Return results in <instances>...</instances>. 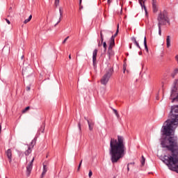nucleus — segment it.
<instances>
[{"mask_svg": "<svg viewBox=\"0 0 178 178\" xmlns=\"http://www.w3.org/2000/svg\"><path fill=\"white\" fill-rule=\"evenodd\" d=\"M31 19H33V15H30L28 19H25L24 21V24H27V23H29V22H30V20H31Z\"/></svg>", "mask_w": 178, "mask_h": 178, "instance_id": "nucleus-19", "label": "nucleus"}, {"mask_svg": "<svg viewBox=\"0 0 178 178\" xmlns=\"http://www.w3.org/2000/svg\"><path fill=\"white\" fill-rule=\"evenodd\" d=\"M120 156H111V161L113 163H116L119 159H120Z\"/></svg>", "mask_w": 178, "mask_h": 178, "instance_id": "nucleus-14", "label": "nucleus"}, {"mask_svg": "<svg viewBox=\"0 0 178 178\" xmlns=\"http://www.w3.org/2000/svg\"><path fill=\"white\" fill-rule=\"evenodd\" d=\"M178 74V68L175 69L172 74V77L175 78V76H176Z\"/></svg>", "mask_w": 178, "mask_h": 178, "instance_id": "nucleus-23", "label": "nucleus"}, {"mask_svg": "<svg viewBox=\"0 0 178 178\" xmlns=\"http://www.w3.org/2000/svg\"><path fill=\"white\" fill-rule=\"evenodd\" d=\"M29 110H30V106H27L26 108H25V109L22 111V113H26V112Z\"/></svg>", "mask_w": 178, "mask_h": 178, "instance_id": "nucleus-24", "label": "nucleus"}, {"mask_svg": "<svg viewBox=\"0 0 178 178\" xmlns=\"http://www.w3.org/2000/svg\"><path fill=\"white\" fill-rule=\"evenodd\" d=\"M69 59H72V55H69Z\"/></svg>", "mask_w": 178, "mask_h": 178, "instance_id": "nucleus-47", "label": "nucleus"}, {"mask_svg": "<svg viewBox=\"0 0 178 178\" xmlns=\"http://www.w3.org/2000/svg\"><path fill=\"white\" fill-rule=\"evenodd\" d=\"M59 12H60V15L58 17V21L57 22V24L60 23V19L62 17V15H63V11H62V8H59Z\"/></svg>", "mask_w": 178, "mask_h": 178, "instance_id": "nucleus-15", "label": "nucleus"}, {"mask_svg": "<svg viewBox=\"0 0 178 178\" xmlns=\"http://www.w3.org/2000/svg\"><path fill=\"white\" fill-rule=\"evenodd\" d=\"M115 115L118 118V119H119V118H120V115H119L118 112H117Z\"/></svg>", "mask_w": 178, "mask_h": 178, "instance_id": "nucleus-32", "label": "nucleus"}, {"mask_svg": "<svg viewBox=\"0 0 178 178\" xmlns=\"http://www.w3.org/2000/svg\"><path fill=\"white\" fill-rule=\"evenodd\" d=\"M54 5L55 6H59V0H55Z\"/></svg>", "mask_w": 178, "mask_h": 178, "instance_id": "nucleus-25", "label": "nucleus"}, {"mask_svg": "<svg viewBox=\"0 0 178 178\" xmlns=\"http://www.w3.org/2000/svg\"><path fill=\"white\" fill-rule=\"evenodd\" d=\"M101 45H102V42H99V44H98L99 47H101Z\"/></svg>", "mask_w": 178, "mask_h": 178, "instance_id": "nucleus-42", "label": "nucleus"}, {"mask_svg": "<svg viewBox=\"0 0 178 178\" xmlns=\"http://www.w3.org/2000/svg\"><path fill=\"white\" fill-rule=\"evenodd\" d=\"M144 45H145V49L146 52H148V46H147V38H144Z\"/></svg>", "mask_w": 178, "mask_h": 178, "instance_id": "nucleus-18", "label": "nucleus"}, {"mask_svg": "<svg viewBox=\"0 0 178 178\" xmlns=\"http://www.w3.org/2000/svg\"><path fill=\"white\" fill-rule=\"evenodd\" d=\"M87 122L88 124L89 130L90 131H92V130L94 129V124H95V122L94 121H92V120H87Z\"/></svg>", "mask_w": 178, "mask_h": 178, "instance_id": "nucleus-11", "label": "nucleus"}, {"mask_svg": "<svg viewBox=\"0 0 178 178\" xmlns=\"http://www.w3.org/2000/svg\"><path fill=\"white\" fill-rule=\"evenodd\" d=\"M166 44H167V48H169L170 47V36H167L166 39Z\"/></svg>", "mask_w": 178, "mask_h": 178, "instance_id": "nucleus-17", "label": "nucleus"}, {"mask_svg": "<svg viewBox=\"0 0 178 178\" xmlns=\"http://www.w3.org/2000/svg\"><path fill=\"white\" fill-rule=\"evenodd\" d=\"M123 136H118V140L111 138L110 140L109 152L111 156H124L126 146H124Z\"/></svg>", "mask_w": 178, "mask_h": 178, "instance_id": "nucleus-2", "label": "nucleus"}, {"mask_svg": "<svg viewBox=\"0 0 178 178\" xmlns=\"http://www.w3.org/2000/svg\"><path fill=\"white\" fill-rule=\"evenodd\" d=\"M67 40H69V36H67V37L63 41V44H65L66 42L67 41Z\"/></svg>", "mask_w": 178, "mask_h": 178, "instance_id": "nucleus-27", "label": "nucleus"}, {"mask_svg": "<svg viewBox=\"0 0 178 178\" xmlns=\"http://www.w3.org/2000/svg\"><path fill=\"white\" fill-rule=\"evenodd\" d=\"M108 3H111V0H108Z\"/></svg>", "mask_w": 178, "mask_h": 178, "instance_id": "nucleus-49", "label": "nucleus"}, {"mask_svg": "<svg viewBox=\"0 0 178 178\" xmlns=\"http://www.w3.org/2000/svg\"><path fill=\"white\" fill-rule=\"evenodd\" d=\"M134 42L135 44H136V47H138V48H140V44L138 43L137 40Z\"/></svg>", "mask_w": 178, "mask_h": 178, "instance_id": "nucleus-31", "label": "nucleus"}, {"mask_svg": "<svg viewBox=\"0 0 178 178\" xmlns=\"http://www.w3.org/2000/svg\"><path fill=\"white\" fill-rule=\"evenodd\" d=\"M78 127L79 129V131H81V124L80 122L78 123Z\"/></svg>", "mask_w": 178, "mask_h": 178, "instance_id": "nucleus-28", "label": "nucleus"}, {"mask_svg": "<svg viewBox=\"0 0 178 178\" xmlns=\"http://www.w3.org/2000/svg\"><path fill=\"white\" fill-rule=\"evenodd\" d=\"M175 58L178 61V55L175 56Z\"/></svg>", "mask_w": 178, "mask_h": 178, "instance_id": "nucleus-46", "label": "nucleus"}, {"mask_svg": "<svg viewBox=\"0 0 178 178\" xmlns=\"http://www.w3.org/2000/svg\"><path fill=\"white\" fill-rule=\"evenodd\" d=\"M79 9L80 10L83 9V6H81V3H80V1H79Z\"/></svg>", "mask_w": 178, "mask_h": 178, "instance_id": "nucleus-35", "label": "nucleus"}, {"mask_svg": "<svg viewBox=\"0 0 178 178\" xmlns=\"http://www.w3.org/2000/svg\"><path fill=\"white\" fill-rule=\"evenodd\" d=\"M100 37L101 38H104V35L102 34V31L100 32Z\"/></svg>", "mask_w": 178, "mask_h": 178, "instance_id": "nucleus-37", "label": "nucleus"}, {"mask_svg": "<svg viewBox=\"0 0 178 178\" xmlns=\"http://www.w3.org/2000/svg\"><path fill=\"white\" fill-rule=\"evenodd\" d=\"M103 47H104V51H106V42H103Z\"/></svg>", "mask_w": 178, "mask_h": 178, "instance_id": "nucleus-26", "label": "nucleus"}, {"mask_svg": "<svg viewBox=\"0 0 178 178\" xmlns=\"http://www.w3.org/2000/svg\"><path fill=\"white\" fill-rule=\"evenodd\" d=\"M152 8L153 11L156 12V1L155 0H152Z\"/></svg>", "mask_w": 178, "mask_h": 178, "instance_id": "nucleus-16", "label": "nucleus"}, {"mask_svg": "<svg viewBox=\"0 0 178 178\" xmlns=\"http://www.w3.org/2000/svg\"><path fill=\"white\" fill-rule=\"evenodd\" d=\"M47 172H48V168H47V164L45 163H43V171L42 172V177H44V176H45Z\"/></svg>", "mask_w": 178, "mask_h": 178, "instance_id": "nucleus-12", "label": "nucleus"}, {"mask_svg": "<svg viewBox=\"0 0 178 178\" xmlns=\"http://www.w3.org/2000/svg\"><path fill=\"white\" fill-rule=\"evenodd\" d=\"M6 178H8V177H6Z\"/></svg>", "mask_w": 178, "mask_h": 178, "instance_id": "nucleus-54", "label": "nucleus"}, {"mask_svg": "<svg viewBox=\"0 0 178 178\" xmlns=\"http://www.w3.org/2000/svg\"><path fill=\"white\" fill-rule=\"evenodd\" d=\"M130 165H134V162H132V163H128V166H130Z\"/></svg>", "mask_w": 178, "mask_h": 178, "instance_id": "nucleus-41", "label": "nucleus"}, {"mask_svg": "<svg viewBox=\"0 0 178 178\" xmlns=\"http://www.w3.org/2000/svg\"><path fill=\"white\" fill-rule=\"evenodd\" d=\"M122 10H121V13H122Z\"/></svg>", "mask_w": 178, "mask_h": 178, "instance_id": "nucleus-53", "label": "nucleus"}, {"mask_svg": "<svg viewBox=\"0 0 178 178\" xmlns=\"http://www.w3.org/2000/svg\"><path fill=\"white\" fill-rule=\"evenodd\" d=\"M83 163V160L81 161L79 167H78V170H80V168H81V163Z\"/></svg>", "mask_w": 178, "mask_h": 178, "instance_id": "nucleus-29", "label": "nucleus"}, {"mask_svg": "<svg viewBox=\"0 0 178 178\" xmlns=\"http://www.w3.org/2000/svg\"><path fill=\"white\" fill-rule=\"evenodd\" d=\"M85 120H88V119H87L86 117L84 118Z\"/></svg>", "mask_w": 178, "mask_h": 178, "instance_id": "nucleus-51", "label": "nucleus"}, {"mask_svg": "<svg viewBox=\"0 0 178 178\" xmlns=\"http://www.w3.org/2000/svg\"><path fill=\"white\" fill-rule=\"evenodd\" d=\"M139 55H143V52L140 51Z\"/></svg>", "mask_w": 178, "mask_h": 178, "instance_id": "nucleus-48", "label": "nucleus"}, {"mask_svg": "<svg viewBox=\"0 0 178 178\" xmlns=\"http://www.w3.org/2000/svg\"><path fill=\"white\" fill-rule=\"evenodd\" d=\"M35 145V140H33L30 145L28 146V149L25 152L26 156H28L31 154V149L34 148V146Z\"/></svg>", "mask_w": 178, "mask_h": 178, "instance_id": "nucleus-9", "label": "nucleus"}, {"mask_svg": "<svg viewBox=\"0 0 178 178\" xmlns=\"http://www.w3.org/2000/svg\"><path fill=\"white\" fill-rule=\"evenodd\" d=\"M82 1H83V0H79L80 3H81Z\"/></svg>", "mask_w": 178, "mask_h": 178, "instance_id": "nucleus-52", "label": "nucleus"}, {"mask_svg": "<svg viewBox=\"0 0 178 178\" xmlns=\"http://www.w3.org/2000/svg\"><path fill=\"white\" fill-rule=\"evenodd\" d=\"M171 120H168L163 126V134L166 136L160 140L163 148L171 151L172 156H178L177 137L170 136L175 134V129L178 126V105L171 109Z\"/></svg>", "mask_w": 178, "mask_h": 178, "instance_id": "nucleus-1", "label": "nucleus"}, {"mask_svg": "<svg viewBox=\"0 0 178 178\" xmlns=\"http://www.w3.org/2000/svg\"><path fill=\"white\" fill-rule=\"evenodd\" d=\"M101 42H104V38H101Z\"/></svg>", "mask_w": 178, "mask_h": 178, "instance_id": "nucleus-45", "label": "nucleus"}, {"mask_svg": "<svg viewBox=\"0 0 178 178\" xmlns=\"http://www.w3.org/2000/svg\"><path fill=\"white\" fill-rule=\"evenodd\" d=\"M170 99H172V102L178 100V80L175 79L173 83V87L171 90V94Z\"/></svg>", "mask_w": 178, "mask_h": 178, "instance_id": "nucleus-5", "label": "nucleus"}, {"mask_svg": "<svg viewBox=\"0 0 178 178\" xmlns=\"http://www.w3.org/2000/svg\"><path fill=\"white\" fill-rule=\"evenodd\" d=\"M45 130V124H42V126L40 129V133H44Z\"/></svg>", "mask_w": 178, "mask_h": 178, "instance_id": "nucleus-21", "label": "nucleus"}, {"mask_svg": "<svg viewBox=\"0 0 178 178\" xmlns=\"http://www.w3.org/2000/svg\"><path fill=\"white\" fill-rule=\"evenodd\" d=\"M113 73V69L110 68L109 70L102 76L100 81L101 84H102L103 86H106Z\"/></svg>", "mask_w": 178, "mask_h": 178, "instance_id": "nucleus-6", "label": "nucleus"}, {"mask_svg": "<svg viewBox=\"0 0 178 178\" xmlns=\"http://www.w3.org/2000/svg\"><path fill=\"white\" fill-rule=\"evenodd\" d=\"M129 48H130V49H131V44H130Z\"/></svg>", "mask_w": 178, "mask_h": 178, "instance_id": "nucleus-50", "label": "nucleus"}, {"mask_svg": "<svg viewBox=\"0 0 178 178\" xmlns=\"http://www.w3.org/2000/svg\"><path fill=\"white\" fill-rule=\"evenodd\" d=\"M129 165H127V170H128V172H129V170H130V168H129Z\"/></svg>", "mask_w": 178, "mask_h": 178, "instance_id": "nucleus-44", "label": "nucleus"}, {"mask_svg": "<svg viewBox=\"0 0 178 178\" xmlns=\"http://www.w3.org/2000/svg\"><path fill=\"white\" fill-rule=\"evenodd\" d=\"M8 159L9 162H12V157L11 156H8Z\"/></svg>", "mask_w": 178, "mask_h": 178, "instance_id": "nucleus-33", "label": "nucleus"}, {"mask_svg": "<svg viewBox=\"0 0 178 178\" xmlns=\"http://www.w3.org/2000/svg\"><path fill=\"white\" fill-rule=\"evenodd\" d=\"M33 162H34V157L31 159V161L29 162V163L26 166V176H27V177H29L30 175H31V170H33Z\"/></svg>", "mask_w": 178, "mask_h": 178, "instance_id": "nucleus-8", "label": "nucleus"}, {"mask_svg": "<svg viewBox=\"0 0 178 178\" xmlns=\"http://www.w3.org/2000/svg\"><path fill=\"white\" fill-rule=\"evenodd\" d=\"M123 70H124V73H125V72H126V66L124 65L123 66Z\"/></svg>", "mask_w": 178, "mask_h": 178, "instance_id": "nucleus-40", "label": "nucleus"}, {"mask_svg": "<svg viewBox=\"0 0 178 178\" xmlns=\"http://www.w3.org/2000/svg\"><path fill=\"white\" fill-rule=\"evenodd\" d=\"M131 41H133V42H136V38L134 37L131 38Z\"/></svg>", "mask_w": 178, "mask_h": 178, "instance_id": "nucleus-34", "label": "nucleus"}, {"mask_svg": "<svg viewBox=\"0 0 178 178\" xmlns=\"http://www.w3.org/2000/svg\"><path fill=\"white\" fill-rule=\"evenodd\" d=\"M140 163H141V166H144V165H145V159L144 156H143L140 159Z\"/></svg>", "mask_w": 178, "mask_h": 178, "instance_id": "nucleus-20", "label": "nucleus"}, {"mask_svg": "<svg viewBox=\"0 0 178 178\" xmlns=\"http://www.w3.org/2000/svg\"><path fill=\"white\" fill-rule=\"evenodd\" d=\"M119 33V25H118V29L116 33H115L114 35H113L111 38L110 42H109V47H108V55H113V51H112V48L115 47V37L118 35V33Z\"/></svg>", "mask_w": 178, "mask_h": 178, "instance_id": "nucleus-7", "label": "nucleus"}, {"mask_svg": "<svg viewBox=\"0 0 178 178\" xmlns=\"http://www.w3.org/2000/svg\"><path fill=\"white\" fill-rule=\"evenodd\" d=\"M88 176L90 178H91V176H92V171L91 170L89 171Z\"/></svg>", "mask_w": 178, "mask_h": 178, "instance_id": "nucleus-30", "label": "nucleus"}, {"mask_svg": "<svg viewBox=\"0 0 178 178\" xmlns=\"http://www.w3.org/2000/svg\"><path fill=\"white\" fill-rule=\"evenodd\" d=\"M98 54V49H95L92 54V63L94 67H97V54Z\"/></svg>", "mask_w": 178, "mask_h": 178, "instance_id": "nucleus-10", "label": "nucleus"}, {"mask_svg": "<svg viewBox=\"0 0 178 178\" xmlns=\"http://www.w3.org/2000/svg\"><path fill=\"white\" fill-rule=\"evenodd\" d=\"M158 21H159V35H162V31L161 30V26H163L166 24V23H168L170 24L169 18L165 14V13H161L159 15L158 17Z\"/></svg>", "mask_w": 178, "mask_h": 178, "instance_id": "nucleus-4", "label": "nucleus"}, {"mask_svg": "<svg viewBox=\"0 0 178 178\" xmlns=\"http://www.w3.org/2000/svg\"><path fill=\"white\" fill-rule=\"evenodd\" d=\"M1 131H2V125L0 124V134Z\"/></svg>", "mask_w": 178, "mask_h": 178, "instance_id": "nucleus-43", "label": "nucleus"}, {"mask_svg": "<svg viewBox=\"0 0 178 178\" xmlns=\"http://www.w3.org/2000/svg\"><path fill=\"white\" fill-rule=\"evenodd\" d=\"M31 87L30 86H26V91H30Z\"/></svg>", "mask_w": 178, "mask_h": 178, "instance_id": "nucleus-38", "label": "nucleus"}, {"mask_svg": "<svg viewBox=\"0 0 178 178\" xmlns=\"http://www.w3.org/2000/svg\"><path fill=\"white\" fill-rule=\"evenodd\" d=\"M6 22L8 23V24H10V21H9V19H6Z\"/></svg>", "mask_w": 178, "mask_h": 178, "instance_id": "nucleus-36", "label": "nucleus"}, {"mask_svg": "<svg viewBox=\"0 0 178 178\" xmlns=\"http://www.w3.org/2000/svg\"><path fill=\"white\" fill-rule=\"evenodd\" d=\"M140 5L142 6V9H144L145 13H147V7H145V5H144V2L147 0H138Z\"/></svg>", "mask_w": 178, "mask_h": 178, "instance_id": "nucleus-13", "label": "nucleus"}, {"mask_svg": "<svg viewBox=\"0 0 178 178\" xmlns=\"http://www.w3.org/2000/svg\"><path fill=\"white\" fill-rule=\"evenodd\" d=\"M113 111L114 112L115 114V113H118V110H116V109H115V108L113 109Z\"/></svg>", "mask_w": 178, "mask_h": 178, "instance_id": "nucleus-39", "label": "nucleus"}, {"mask_svg": "<svg viewBox=\"0 0 178 178\" xmlns=\"http://www.w3.org/2000/svg\"><path fill=\"white\" fill-rule=\"evenodd\" d=\"M161 161L163 162L170 170L178 173V156H160Z\"/></svg>", "mask_w": 178, "mask_h": 178, "instance_id": "nucleus-3", "label": "nucleus"}, {"mask_svg": "<svg viewBox=\"0 0 178 178\" xmlns=\"http://www.w3.org/2000/svg\"><path fill=\"white\" fill-rule=\"evenodd\" d=\"M7 156H12V150L10 149H8L6 152Z\"/></svg>", "mask_w": 178, "mask_h": 178, "instance_id": "nucleus-22", "label": "nucleus"}]
</instances>
